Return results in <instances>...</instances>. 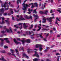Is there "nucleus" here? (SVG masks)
<instances>
[{
    "instance_id": "obj_1",
    "label": "nucleus",
    "mask_w": 61,
    "mask_h": 61,
    "mask_svg": "<svg viewBox=\"0 0 61 61\" xmlns=\"http://www.w3.org/2000/svg\"><path fill=\"white\" fill-rule=\"evenodd\" d=\"M21 0H18L17 2V5H18L19 4V1L20 4H21ZM26 1H27V0H25V1H24V3L22 4V5L24 6V8H23L22 9L23 10H25V11H26V7H27V6H28L29 7H30V6L27 5V4H25V3L26 2Z\"/></svg>"
},
{
    "instance_id": "obj_2",
    "label": "nucleus",
    "mask_w": 61,
    "mask_h": 61,
    "mask_svg": "<svg viewBox=\"0 0 61 61\" xmlns=\"http://www.w3.org/2000/svg\"><path fill=\"white\" fill-rule=\"evenodd\" d=\"M25 42H27V43H30V40L29 39H27V40H26L25 41V40H22L21 41L23 45H24V43H25Z\"/></svg>"
},
{
    "instance_id": "obj_3",
    "label": "nucleus",
    "mask_w": 61,
    "mask_h": 61,
    "mask_svg": "<svg viewBox=\"0 0 61 61\" xmlns=\"http://www.w3.org/2000/svg\"><path fill=\"white\" fill-rule=\"evenodd\" d=\"M22 24H23V25H24V28H25V29H26V27L27 26H26V24L25 23H24V24H23V23H19L18 24L19 25H21V27H20V29H22Z\"/></svg>"
},
{
    "instance_id": "obj_4",
    "label": "nucleus",
    "mask_w": 61,
    "mask_h": 61,
    "mask_svg": "<svg viewBox=\"0 0 61 61\" xmlns=\"http://www.w3.org/2000/svg\"><path fill=\"white\" fill-rule=\"evenodd\" d=\"M54 14H52L51 15H53L52 17H50V18H47V20H48L50 22H51L52 21V19H53L54 18Z\"/></svg>"
},
{
    "instance_id": "obj_5",
    "label": "nucleus",
    "mask_w": 61,
    "mask_h": 61,
    "mask_svg": "<svg viewBox=\"0 0 61 61\" xmlns=\"http://www.w3.org/2000/svg\"><path fill=\"white\" fill-rule=\"evenodd\" d=\"M16 20L18 21H22V20H25V19L24 18L22 17V16H20V18L18 19H16Z\"/></svg>"
},
{
    "instance_id": "obj_6",
    "label": "nucleus",
    "mask_w": 61,
    "mask_h": 61,
    "mask_svg": "<svg viewBox=\"0 0 61 61\" xmlns=\"http://www.w3.org/2000/svg\"><path fill=\"white\" fill-rule=\"evenodd\" d=\"M6 31H7V32L8 33H10V30H9L8 29H6L5 31H4L3 30L1 31V32L2 34H4L5 33Z\"/></svg>"
},
{
    "instance_id": "obj_7",
    "label": "nucleus",
    "mask_w": 61,
    "mask_h": 61,
    "mask_svg": "<svg viewBox=\"0 0 61 61\" xmlns=\"http://www.w3.org/2000/svg\"><path fill=\"white\" fill-rule=\"evenodd\" d=\"M0 15L1 16H2V15L3 14V13L4 12V11H5V9H4V8H2V9H0Z\"/></svg>"
},
{
    "instance_id": "obj_8",
    "label": "nucleus",
    "mask_w": 61,
    "mask_h": 61,
    "mask_svg": "<svg viewBox=\"0 0 61 61\" xmlns=\"http://www.w3.org/2000/svg\"><path fill=\"white\" fill-rule=\"evenodd\" d=\"M33 16L34 17H37L34 20V21L35 22H36V19H37V18H38V16L37 15H35V14L33 15Z\"/></svg>"
},
{
    "instance_id": "obj_9",
    "label": "nucleus",
    "mask_w": 61,
    "mask_h": 61,
    "mask_svg": "<svg viewBox=\"0 0 61 61\" xmlns=\"http://www.w3.org/2000/svg\"><path fill=\"white\" fill-rule=\"evenodd\" d=\"M0 40H1V41L0 44V46H2L4 45V40H3L2 38H0Z\"/></svg>"
},
{
    "instance_id": "obj_10",
    "label": "nucleus",
    "mask_w": 61,
    "mask_h": 61,
    "mask_svg": "<svg viewBox=\"0 0 61 61\" xmlns=\"http://www.w3.org/2000/svg\"><path fill=\"white\" fill-rule=\"evenodd\" d=\"M25 56V57L26 58H27V59H28V58H29V57H28V56H27L26 54H25V53H24L23 54V57H22V58H24V57Z\"/></svg>"
},
{
    "instance_id": "obj_11",
    "label": "nucleus",
    "mask_w": 61,
    "mask_h": 61,
    "mask_svg": "<svg viewBox=\"0 0 61 61\" xmlns=\"http://www.w3.org/2000/svg\"><path fill=\"white\" fill-rule=\"evenodd\" d=\"M35 54H34V56H36L37 57H38V58L39 57H40L38 55V54L35 51Z\"/></svg>"
},
{
    "instance_id": "obj_12",
    "label": "nucleus",
    "mask_w": 61,
    "mask_h": 61,
    "mask_svg": "<svg viewBox=\"0 0 61 61\" xmlns=\"http://www.w3.org/2000/svg\"><path fill=\"white\" fill-rule=\"evenodd\" d=\"M40 47H42V45H41L36 44L35 45V47L36 48H39Z\"/></svg>"
},
{
    "instance_id": "obj_13",
    "label": "nucleus",
    "mask_w": 61,
    "mask_h": 61,
    "mask_svg": "<svg viewBox=\"0 0 61 61\" xmlns=\"http://www.w3.org/2000/svg\"><path fill=\"white\" fill-rule=\"evenodd\" d=\"M6 2H5V4H4V5H2V4L1 6L2 7H4L5 8V7H9V6L8 5H7V6H6Z\"/></svg>"
},
{
    "instance_id": "obj_14",
    "label": "nucleus",
    "mask_w": 61,
    "mask_h": 61,
    "mask_svg": "<svg viewBox=\"0 0 61 61\" xmlns=\"http://www.w3.org/2000/svg\"><path fill=\"white\" fill-rule=\"evenodd\" d=\"M24 16L27 19H30V18L31 19H32V16H30V17H28L27 15H25Z\"/></svg>"
},
{
    "instance_id": "obj_15",
    "label": "nucleus",
    "mask_w": 61,
    "mask_h": 61,
    "mask_svg": "<svg viewBox=\"0 0 61 61\" xmlns=\"http://www.w3.org/2000/svg\"><path fill=\"white\" fill-rule=\"evenodd\" d=\"M14 41L15 43L16 44V45H18V44H21V43L20 42H18V41H17L15 39H14Z\"/></svg>"
},
{
    "instance_id": "obj_16",
    "label": "nucleus",
    "mask_w": 61,
    "mask_h": 61,
    "mask_svg": "<svg viewBox=\"0 0 61 61\" xmlns=\"http://www.w3.org/2000/svg\"><path fill=\"white\" fill-rule=\"evenodd\" d=\"M2 19V23H1V24H5V22H4V20H5V18H4V17H0V19Z\"/></svg>"
},
{
    "instance_id": "obj_17",
    "label": "nucleus",
    "mask_w": 61,
    "mask_h": 61,
    "mask_svg": "<svg viewBox=\"0 0 61 61\" xmlns=\"http://www.w3.org/2000/svg\"><path fill=\"white\" fill-rule=\"evenodd\" d=\"M10 14L9 13L8 14V15H11V14H13V13H14V12L13 11V9H10Z\"/></svg>"
},
{
    "instance_id": "obj_18",
    "label": "nucleus",
    "mask_w": 61,
    "mask_h": 61,
    "mask_svg": "<svg viewBox=\"0 0 61 61\" xmlns=\"http://www.w3.org/2000/svg\"><path fill=\"white\" fill-rule=\"evenodd\" d=\"M57 21H60V20L59 19L58 17H57L56 18V21L55 22V24H58V23H57Z\"/></svg>"
},
{
    "instance_id": "obj_19",
    "label": "nucleus",
    "mask_w": 61,
    "mask_h": 61,
    "mask_svg": "<svg viewBox=\"0 0 61 61\" xmlns=\"http://www.w3.org/2000/svg\"><path fill=\"white\" fill-rule=\"evenodd\" d=\"M8 39V38H5L4 39V40H6V41L7 43H9L10 41H9V40H7V39Z\"/></svg>"
},
{
    "instance_id": "obj_20",
    "label": "nucleus",
    "mask_w": 61,
    "mask_h": 61,
    "mask_svg": "<svg viewBox=\"0 0 61 61\" xmlns=\"http://www.w3.org/2000/svg\"><path fill=\"white\" fill-rule=\"evenodd\" d=\"M28 10L29 11V12H28L27 13L29 14H31V12H32V11H33V10H30L29 8L28 9Z\"/></svg>"
},
{
    "instance_id": "obj_21",
    "label": "nucleus",
    "mask_w": 61,
    "mask_h": 61,
    "mask_svg": "<svg viewBox=\"0 0 61 61\" xmlns=\"http://www.w3.org/2000/svg\"><path fill=\"white\" fill-rule=\"evenodd\" d=\"M40 60V59H37L36 58L34 59L33 60L34 61H38Z\"/></svg>"
},
{
    "instance_id": "obj_22",
    "label": "nucleus",
    "mask_w": 61,
    "mask_h": 61,
    "mask_svg": "<svg viewBox=\"0 0 61 61\" xmlns=\"http://www.w3.org/2000/svg\"><path fill=\"white\" fill-rule=\"evenodd\" d=\"M7 54H8V55H12V56H14L15 57H16V56H15V54H11V53H10V52H9V53H8Z\"/></svg>"
},
{
    "instance_id": "obj_23",
    "label": "nucleus",
    "mask_w": 61,
    "mask_h": 61,
    "mask_svg": "<svg viewBox=\"0 0 61 61\" xmlns=\"http://www.w3.org/2000/svg\"><path fill=\"white\" fill-rule=\"evenodd\" d=\"M0 60H2V61H7L6 60L4 59V58L3 57L2 58V59L0 58Z\"/></svg>"
},
{
    "instance_id": "obj_24",
    "label": "nucleus",
    "mask_w": 61,
    "mask_h": 61,
    "mask_svg": "<svg viewBox=\"0 0 61 61\" xmlns=\"http://www.w3.org/2000/svg\"><path fill=\"white\" fill-rule=\"evenodd\" d=\"M33 51L32 49H30V50H29L27 51V52L28 53V54H29V53L30 52H32Z\"/></svg>"
},
{
    "instance_id": "obj_25",
    "label": "nucleus",
    "mask_w": 61,
    "mask_h": 61,
    "mask_svg": "<svg viewBox=\"0 0 61 61\" xmlns=\"http://www.w3.org/2000/svg\"><path fill=\"white\" fill-rule=\"evenodd\" d=\"M10 51L11 52V53L12 54H14L15 51L12 49H10Z\"/></svg>"
},
{
    "instance_id": "obj_26",
    "label": "nucleus",
    "mask_w": 61,
    "mask_h": 61,
    "mask_svg": "<svg viewBox=\"0 0 61 61\" xmlns=\"http://www.w3.org/2000/svg\"><path fill=\"white\" fill-rule=\"evenodd\" d=\"M15 51H16V52L17 53V55H18L19 54V53L18 52V50L17 49H15Z\"/></svg>"
},
{
    "instance_id": "obj_27",
    "label": "nucleus",
    "mask_w": 61,
    "mask_h": 61,
    "mask_svg": "<svg viewBox=\"0 0 61 61\" xmlns=\"http://www.w3.org/2000/svg\"><path fill=\"white\" fill-rule=\"evenodd\" d=\"M46 19H45V18L43 19V20L42 21V23H46Z\"/></svg>"
},
{
    "instance_id": "obj_28",
    "label": "nucleus",
    "mask_w": 61,
    "mask_h": 61,
    "mask_svg": "<svg viewBox=\"0 0 61 61\" xmlns=\"http://www.w3.org/2000/svg\"><path fill=\"white\" fill-rule=\"evenodd\" d=\"M42 30H46V31H48V30H49V29H46V28H43L42 29Z\"/></svg>"
},
{
    "instance_id": "obj_29",
    "label": "nucleus",
    "mask_w": 61,
    "mask_h": 61,
    "mask_svg": "<svg viewBox=\"0 0 61 61\" xmlns=\"http://www.w3.org/2000/svg\"><path fill=\"white\" fill-rule=\"evenodd\" d=\"M38 26L39 29L37 30V31H40V29H41V27H40V26Z\"/></svg>"
},
{
    "instance_id": "obj_30",
    "label": "nucleus",
    "mask_w": 61,
    "mask_h": 61,
    "mask_svg": "<svg viewBox=\"0 0 61 61\" xmlns=\"http://www.w3.org/2000/svg\"><path fill=\"white\" fill-rule=\"evenodd\" d=\"M9 29L11 33H13V32H14L12 30V28H11L10 27L9 28Z\"/></svg>"
},
{
    "instance_id": "obj_31",
    "label": "nucleus",
    "mask_w": 61,
    "mask_h": 61,
    "mask_svg": "<svg viewBox=\"0 0 61 61\" xmlns=\"http://www.w3.org/2000/svg\"><path fill=\"white\" fill-rule=\"evenodd\" d=\"M48 12V10H46L45 11L44 13V14H45L46 15H47V14Z\"/></svg>"
},
{
    "instance_id": "obj_32",
    "label": "nucleus",
    "mask_w": 61,
    "mask_h": 61,
    "mask_svg": "<svg viewBox=\"0 0 61 61\" xmlns=\"http://www.w3.org/2000/svg\"><path fill=\"white\" fill-rule=\"evenodd\" d=\"M40 13L41 14H44V12L42 11H40Z\"/></svg>"
},
{
    "instance_id": "obj_33",
    "label": "nucleus",
    "mask_w": 61,
    "mask_h": 61,
    "mask_svg": "<svg viewBox=\"0 0 61 61\" xmlns=\"http://www.w3.org/2000/svg\"><path fill=\"white\" fill-rule=\"evenodd\" d=\"M24 47H20V50H23V51L24 50Z\"/></svg>"
},
{
    "instance_id": "obj_34",
    "label": "nucleus",
    "mask_w": 61,
    "mask_h": 61,
    "mask_svg": "<svg viewBox=\"0 0 61 61\" xmlns=\"http://www.w3.org/2000/svg\"><path fill=\"white\" fill-rule=\"evenodd\" d=\"M56 10L57 11H58V12L59 13H61V11L60 10Z\"/></svg>"
},
{
    "instance_id": "obj_35",
    "label": "nucleus",
    "mask_w": 61,
    "mask_h": 61,
    "mask_svg": "<svg viewBox=\"0 0 61 61\" xmlns=\"http://www.w3.org/2000/svg\"><path fill=\"white\" fill-rule=\"evenodd\" d=\"M31 27H30V28H29V29L30 30V29H31L32 28H33V25H31Z\"/></svg>"
},
{
    "instance_id": "obj_36",
    "label": "nucleus",
    "mask_w": 61,
    "mask_h": 61,
    "mask_svg": "<svg viewBox=\"0 0 61 61\" xmlns=\"http://www.w3.org/2000/svg\"><path fill=\"white\" fill-rule=\"evenodd\" d=\"M14 11L15 13H18V12H19V10H18L17 11H16V10L15 9H14Z\"/></svg>"
},
{
    "instance_id": "obj_37",
    "label": "nucleus",
    "mask_w": 61,
    "mask_h": 61,
    "mask_svg": "<svg viewBox=\"0 0 61 61\" xmlns=\"http://www.w3.org/2000/svg\"><path fill=\"white\" fill-rule=\"evenodd\" d=\"M36 9L34 10L33 13H35L36 14L37 12H36Z\"/></svg>"
},
{
    "instance_id": "obj_38",
    "label": "nucleus",
    "mask_w": 61,
    "mask_h": 61,
    "mask_svg": "<svg viewBox=\"0 0 61 61\" xmlns=\"http://www.w3.org/2000/svg\"><path fill=\"white\" fill-rule=\"evenodd\" d=\"M5 22H7V23L8 24H9V21H8V20H5Z\"/></svg>"
},
{
    "instance_id": "obj_39",
    "label": "nucleus",
    "mask_w": 61,
    "mask_h": 61,
    "mask_svg": "<svg viewBox=\"0 0 61 61\" xmlns=\"http://www.w3.org/2000/svg\"><path fill=\"white\" fill-rule=\"evenodd\" d=\"M40 37L41 38H42V39H43V38H44V37H43V36H42V35H39Z\"/></svg>"
},
{
    "instance_id": "obj_40",
    "label": "nucleus",
    "mask_w": 61,
    "mask_h": 61,
    "mask_svg": "<svg viewBox=\"0 0 61 61\" xmlns=\"http://www.w3.org/2000/svg\"><path fill=\"white\" fill-rule=\"evenodd\" d=\"M34 5H36V7H37L38 5H37V3H34Z\"/></svg>"
},
{
    "instance_id": "obj_41",
    "label": "nucleus",
    "mask_w": 61,
    "mask_h": 61,
    "mask_svg": "<svg viewBox=\"0 0 61 61\" xmlns=\"http://www.w3.org/2000/svg\"><path fill=\"white\" fill-rule=\"evenodd\" d=\"M29 5H34V3H30V4H29Z\"/></svg>"
},
{
    "instance_id": "obj_42",
    "label": "nucleus",
    "mask_w": 61,
    "mask_h": 61,
    "mask_svg": "<svg viewBox=\"0 0 61 61\" xmlns=\"http://www.w3.org/2000/svg\"><path fill=\"white\" fill-rule=\"evenodd\" d=\"M42 49V48L41 47H40L39 48V49L40 50V51H41Z\"/></svg>"
},
{
    "instance_id": "obj_43",
    "label": "nucleus",
    "mask_w": 61,
    "mask_h": 61,
    "mask_svg": "<svg viewBox=\"0 0 61 61\" xmlns=\"http://www.w3.org/2000/svg\"><path fill=\"white\" fill-rule=\"evenodd\" d=\"M49 35V33H47L46 34V38L47 37V36H48Z\"/></svg>"
},
{
    "instance_id": "obj_44",
    "label": "nucleus",
    "mask_w": 61,
    "mask_h": 61,
    "mask_svg": "<svg viewBox=\"0 0 61 61\" xmlns=\"http://www.w3.org/2000/svg\"><path fill=\"white\" fill-rule=\"evenodd\" d=\"M2 53H5V50L2 51Z\"/></svg>"
},
{
    "instance_id": "obj_45",
    "label": "nucleus",
    "mask_w": 61,
    "mask_h": 61,
    "mask_svg": "<svg viewBox=\"0 0 61 61\" xmlns=\"http://www.w3.org/2000/svg\"><path fill=\"white\" fill-rule=\"evenodd\" d=\"M12 20H14V16L13 15H12Z\"/></svg>"
},
{
    "instance_id": "obj_46",
    "label": "nucleus",
    "mask_w": 61,
    "mask_h": 61,
    "mask_svg": "<svg viewBox=\"0 0 61 61\" xmlns=\"http://www.w3.org/2000/svg\"><path fill=\"white\" fill-rule=\"evenodd\" d=\"M49 47H48L47 46L46 47V49L47 50H48V49H49Z\"/></svg>"
},
{
    "instance_id": "obj_47",
    "label": "nucleus",
    "mask_w": 61,
    "mask_h": 61,
    "mask_svg": "<svg viewBox=\"0 0 61 61\" xmlns=\"http://www.w3.org/2000/svg\"><path fill=\"white\" fill-rule=\"evenodd\" d=\"M56 56H58V55H60V54H59L58 53H57L56 54Z\"/></svg>"
},
{
    "instance_id": "obj_48",
    "label": "nucleus",
    "mask_w": 61,
    "mask_h": 61,
    "mask_svg": "<svg viewBox=\"0 0 61 61\" xmlns=\"http://www.w3.org/2000/svg\"><path fill=\"white\" fill-rule=\"evenodd\" d=\"M17 40L20 41L21 40L19 38H17Z\"/></svg>"
},
{
    "instance_id": "obj_49",
    "label": "nucleus",
    "mask_w": 61,
    "mask_h": 61,
    "mask_svg": "<svg viewBox=\"0 0 61 61\" xmlns=\"http://www.w3.org/2000/svg\"><path fill=\"white\" fill-rule=\"evenodd\" d=\"M4 15L6 16L7 15V13H5L4 14Z\"/></svg>"
},
{
    "instance_id": "obj_50",
    "label": "nucleus",
    "mask_w": 61,
    "mask_h": 61,
    "mask_svg": "<svg viewBox=\"0 0 61 61\" xmlns=\"http://www.w3.org/2000/svg\"><path fill=\"white\" fill-rule=\"evenodd\" d=\"M48 51V50L47 49H45V50H44V51L45 52H47V51Z\"/></svg>"
},
{
    "instance_id": "obj_51",
    "label": "nucleus",
    "mask_w": 61,
    "mask_h": 61,
    "mask_svg": "<svg viewBox=\"0 0 61 61\" xmlns=\"http://www.w3.org/2000/svg\"><path fill=\"white\" fill-rule=\"evenodd\" d=\"M5 35H0V37H3V36H5Z\"/></svg>"
},
{
    "instance_id": "obj_52",
    "label": "nucleus",
    "mask_w": 61,
    "mask_h": 61,
    "mask_svg": "<svg viewBox=\"0 0 61 61\" xmlns=\"http://www.w3.org/2000/svg\"><path fill=\"white\" fill-rule=\"evenodd\" d=\"M53 30H51L50 31V33H53Z\"/></svg>"
},
{
    "instance_id": "obj_53",
    "label": "nucleus",
    "mask_w": 61,
    "mask_h": 61,
    "mask_svg": "<svg viewBox=\"0 0 61 61\" xmlns=\"http://www.w3.org/2000/svg\"><path fill=\"white\" fill-rule=\"evenodd\" d=\"M4 47L5 48H8V47L7 46H4Z\"/></svg>"
},
{
    "instance_id": "obj_54",
    "label": "nucleus",
    "mask_w": 61,
    "mask_h": 61,
    "mask_svg": "<svg viewBox=\"0 0 61 61\" xmlns=\"http://www.w3.org/2000/svg\"><path fill=\"white\" fill-rule=\"evenodd\" d=\"M46 38H44L43 39V40H44V41H47V40H46Z\"/></svg>"
},
{
    "instance_id": "obj_55",
    "label": "nucleus",
    "mask_w": 61,
    "mask_h": 61,
    "mask_svg": "<svg viewBox=\"0 0 61 61\" xmlns=\"http://www.w3.org/2000/svg\"><path fill=\"white\" fill-rule=\"evenodd\" d=\"M42 35H43V33H41L39 34L38 35H39V36H40V35H41V36H42Z\"/></svg>"
},
{
    "instance_id": "obj_56",
    "label": "nucleus",
    "mask_w": 61,
    "mask_h": 61,
    "mask_svg": "<svg viewBox=\"0 0 61 61\" xmlns=\"http://www.w3.org/2000/svg\"><path fill=\"white\" fill-rule=\"evenodd\" d=\"M45 4H44V8H46V7H45V6H46V3H45Z\"/></svg>"
},
{
    "instance_id": "obj_57",
    "label": "nucleus",
    "mask_w": 61,
    "mask_h": 61,
    "mask_svg": "<svg viewBox=\"0 0 61 61\" xmlns=\"http://www.w3.org/2000/svg\"><path fill=\"white\" fill-rule=\"evenodd\" d=\"M8 10V8H6L5 9V10Z\"/></svg>"
},
{
    "instance_id": "obj_58",
    "label": "nucleus",
    "mask_w": 61,
    "mask_h": 61,
    "mask_svg": "<svg viewBox=\"0 0 61 61\" xmlns=\"http://www.w3.org/2000/svg\"><path fill=\"white\" fill-rule=\"evenodd\" d=\"M47 61H51L50 60H49V59H46Z\"/></svg>"
},
{
    "instance_id": "obj_59",
    "label": "nucleus",
    "mask_w": 61,
    "mask_h": 61,
    "mask_svg": "<svg viewBox=\"0 0 61 61\" xmlns=\"http://www.w3.org/2000/svg\"><path fill=\"white\" fill-rule=\"evenodd\" d=\"M10 6H11V7H13L14 6V5L12 4H11L10 5Z\"/></svg>"
},
{
    "instance_id": "obj_60",
    "label": "nucleus",
    "mask_w": 61,
    "mask_h": 61,
    "mask_svg": "<svg viewBox=\"0 0 61 61\" xmlns=\"http://www.w3.org/2000/svg\"><path fill=\"white\" fill-rule=\"evenodd\" d=\"M60 35H58L57 36V37H60Z\"/></svg>"
},
{
    "instance_id": "obj_61",
    "label": "nucleus",
    "mask_w": 61,
    "mask_h": 61,
    "mask_svg": "<svg viewBox=\"0 0 61 61\" xmlns=\"http://www.w3.org/2000/svg\"><path fill=\"white\" fill-rule=\"evenodd\" d=\"M4 29H5L6 30V29H7L6 28V26H4Z\"/></svg>"
},
{
    "instance_id": "obj_62",
    "label": "nucleus",
    "mask_w": 61,
    "mask_h": 61,
    "mask_svg": "<svg viewBox=\"0 0 61 61\" xmlns=\"http://www.w3.org/2000/svg\"><path fill=\"white\" fill-rule=\"evenodd\" d=\"M34 5H32V6H31V8H34Z\"/></svg>"
},
{
    "instance_id": "obj_63",
    "label": "nucleus",
    "mask_w": 61,
    "mask_h": 61,
    "mask_svg": "<svg viewBox=\"0 0 61 61\" xmlns=\"http://www.w3.org/2000/svg\"><path fill=\"white\" fill-rule=\"evenodd\" d=\"M59 57H58L57 58V61H59Z\"/></svg>"
},
{
    "instance_id": "obj_64",
    "label": "nucleus",
    "mask_w": 61,
    "mask_h": 61,
    "mask_svg": "<svg viewBox=\"0 0 61 61\" xmlns=\"http://www.w3.org/2000/svg\"><path fill=\"white\" fill-rule=\"evenodd\" d=\"M54 31H56V29L55 28H54Z\"/></svg>"
}]
</instances>
